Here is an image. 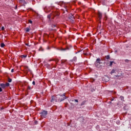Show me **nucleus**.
Returning a JSON list of instances; mask_svg holds the SVG:
<instances>
[{
    "instance_id": "aec40b11",
    "label": "nucleus",
    "mask_w": 131,
    "mask_h": 131,
    "mask_svg": "<svg viewBox=\"0 0 131 131\" xmlns=\"http://www.w3.org/2000/svg\"><path fill=\"white\" fill-rule=\"evenodd\" d=\"M29 23H30V24H32V20H29Z\"/></svg>"
},
{
    "instance_id": "423d86ee",
    "label": "nucleus",
    "mask_w": 131,
    "mask_h": 131,
    "mask_svg": "<svg viewBox=\"0 0 131 131\" xmlns=\"http://www.w3.org/2000/svg\"><path fill=\"white\" fill-rule=\"evenodd\" d=\"M19 4H26L25 0H18Z\"/></svg>"
},
{
    "instance_id": "393cba45",
    "label": "nucleus",
    "mask_w": 131,
    "mask_h": 131,
    "mask_svg": "<svg viewBox=\"0 0 131 131\" xmlns=\"http://www.w3.org/2000/svg\"><path fill=\"white\" fill-rule=\"evenodd\" d=\"M100 127L99 126V125H97V126H96V128H97V129H99V128Z\"/></svg>"
},
{
    "instance_id": "7c9ffc66",
    "label": "nucleus",
    "mask_w": 131,
    "mask_h": 131,
    "mask_svg": "<svg viewBox=\"0 0 131 131\" xmlns=\"http://www.w3.org/2000/svg\"><path fill=\"white\" fill-rule=\"evenodd\" d=\"M116 76V77H118L119 76H118V75H117V76Z\"/></svg>"
},
{
    "instance_id": "f8f14e48",
    "label": "nucleus",
    "mask_w": 131,
    "mask_h": 131,
    "mask_svg": "<svg viewBox=\"0 0 131 131\" xmlns=\"http://www.w3.org/2000/svg\"><path fill=\"white\" fill-rule=\"evenodd\" d=\"M85 104V101H83L81 103V106H83Z\"/></svg>"
},
{
    "instance_id": "a211bd4d",
    "label": "nucleus",
    "mask_w": 131,
    "mask_h": 131,
    "mask_svg": "<svg viewBox=\"0 0 131 131\" xmlns=\"http://www.w3.org/2000/svg\"><path fill=\"white\" fill-rule=\"evenodd\" d=\"M29 30H30L29 28H27L26 31L27 32H29Z\"/></svg>"
},
{
    "instance_id": "9b49d317",
    "label": "nucleus",
    "mask_w": 131,
    "mask_h": 131,
    "mask_svg": "<svg viewBox=\"0 0 131 131\" xmlns=\"http://www.w3.org/2000/svg\"><path fill=\"white\" fill-rule=\"evenodd\" d=\"M106 59H107V60H109V59H110V55H107L105 56Z\"/></svg>"
},
{
    "instance_id": "dca6fc26",
    "label": "nucleus",
    "mask_w": 131,
    "mask_h": 131,
    "mask_svg": "<svg viewBox=\"0 0 131 131\" xmlns=\"http://www.w3.org/2000/svg\"><path fill=\"white\" fill-rule=\"evenodd\" d=\"M77 58L76 57H74L73 59V61H76L77 60Z\"/></svg>"
},
{
    "instance_id": "9d476101",
    "label": "nucleus",
    "mask_w": 131,
    "mask_h": 131,
    "mask_svg": "<svg viewBox=\"0 0 131 131\" xmlns=\"http://www.w3.org/2000/svg\"><path fill=\"white\" fill-rule=\"evenodd\" d=\"M120 99L121 100V101H124V97H123V96H120Z\"/></svg>"
},
{
    "instance_id": "cd10ccee",
    "label": "nucleus",
    "mask_w": 131,
    "mask_h": 131,
    "mask_svg": "<svg viewBox=\"0 0 131 131\" xmlns=\"http://www.w3.org/2000/svg\"><path fill=\"white\" fill-rule=\"evenodd\" d=\"M75 102H76L77 103H78V100L77 99H75Z\"/></svg>"
},
{
    "instance_id": "ddd939ff",
    "label": "nucleus",
    "mask_w": 131,
    "mask_h": 131,
    "mask_svg": "<svg viewBox=\"0 0 131 131\" xmlns=\"http://www.w3.org/2000/svg\"><path fill=\"white\" fill-rule=\"evenodd\" d=\"M73 18H74V16H73L72 15L70 16V19H71L72 20H73Z\"/></svg>"
},
{
    "instance_id": "f257e3e1",
    "label": "nucleus",
    "mask_w": 131,
    "mask_h": 131,
    "mask_svg": "<svg viewBox=\"0 0 131 131\" xmlns=\"http://www.w3.org/2000/svg\"><path fill=\"white\" fill-rule=\"evenodd\" d=\"M66 93H63L62 95H58L56 96H52L51 97L52 99L51 100V102L52 103H53L54 101H55V102H62L68 98V97H66Z\"/></svg>"
},
{
    "instance_id": "7ed1b4c3",
    "label": "nucleus",
    "mask_w": 131,
    "mask_h": 131,
    "mask_svg": "<svg viewBox=\"0 0 131 131\" xmlns=\"http://www.w3.org/2000/svg\"><path fill=\"white\" fill-rule=\"evenodd\" d=\"M41 117H43L46 118L47 117V115H48V112L47 111H43L41 113H40Z\"/></svg>"
},
{
    "instance_id": "4468645a",
    "label": "nucleus",
    "mask_w": 131,
    "mask_h": 131,
    "mask_svg": "<svg viewBox=\"0 0 131 131\" xmlns=\"http://www.w3.org/2000/svg\"><path fill=\"white\" fill-rule=\"evenodd\" d=\"M113 73H115V70H113L111 71V74H113Z\"/></svg>"
},
{
    "instance_id": "a878e982",
    "label": "nucleus",
    "mask_w": 131,
    "mask_h": 131,
    "mask_svg": "<svg viewBox=\"0 0 131 131\" xmlns=\"http://www.w3.org/2000/svg\"><path fill=\"white\" fill-rule=\"evenodd\" d=\"M23 58H26V57H27V56H26V55H23Z\"/></svg>"
},
{
    "instance_id": "f03ea898",
    "label": "nucleus",
    "mask_w": 131,
    "mask_h": 131,
    "mask_svg": "<svg viewBox=\"0 0 131 131\" xmlns=\"http://www.w3.org/2000/svg\"><path fill=\"white\" fill-rule=\"evenodd\" d=\"M95 64L97 68H100V67H101V64H102V62H101V59L97 58L95 61Z\"/></svg>"
},
{
    "instance_id": "c756f323",
    "label": "nucleus",
    "mask_w": 131,
    "mask_h": 131,
    "mask_svg": "<svg viewBox=\"0 0 131 131\" xmlns=\"http://www.w3.org/2000/svg\"><path fill=\"white\" fill-rule=\"evenodd\" d=\"M26 46H29L28 43H26Z\"/></svg>"
},
{
    "instance_id": "20e7f679",
    "label": "nucleus",
    "mask_w": 131,
    "mask_h": 131,
    "mask_svg": "<svg viewBox=\"0 0 131 131\" xmlns=\"http://www.w3.org/2000/svg\"><path fill=\"white\" fill-rule=\"evenodd\" d=\"M0 86H2V89H5V88H6V86H10V83H6V84L1 83L0 84Z\"/></svg>"
},
{
    "instance_id": "2f4dec72",
    "label": "nucleus",
    "mask_w": 131,
    "mask_h": 131,
    "mask_svg": "<svg viewBox=\"0 0 131 131\" xmlns=\"http://www.w3.org/2000/svg\"><path fill=\"white\" fill-rule=\"evenodd\" d=\"M62 51H65V49H62Z\"/></svg>"
},
{
    "instance_id": "5701e85b",
    "label": "nucleus",
    "mask_w": 131,
    "mask_h": 131,
    "mask_svg": "<svg viewBox=\"0 0 131 131\" xmlns=\"http://www.w3.org/2000/svg\"><path fill=\"white\" fill-rule=\"evenodd\" d=\"M52 27L54 28V27H56V25H53L52 26Z\"/></svg>"
},
{
    "instance_id": "b1692460",
    "label": "nucleus",
    "mask_w": 131,
    "mask_h": 131,
    "mask_svg": "<svg viewBox=\"0 0 131 131\" xmlns=\"http://www.w3.org/2000/svg\"><path fill=\"white\" fill-rule=\"evenodd\" d=\"M1 29H2V30H5V27H2Z\"/></svg>"
},
{
    "instance_id": "6ab92c4d",
    "label": "nucleus",
    "mask_w": 131,
    "mask_h": 131,
    "mask_svg": "<svg viewBox=\"0 0 131 131\" xmlns=\"http://www.w3.org/2000/svg\"><path fill=\"white\" fill-rule=\"evenodd\" d=\"M8 82H12V79L9 78L8 79Z\"/></svg>"
},
{
    "instance_id": "39448f33",
    "label": "nucleus",
    "mask_w": 131,
    "mask_h": 131,
    "mask_svg": "<svg viewBox=\"0 0 131 131\" xmlns=\"http://www.w3.org/2000/svg\"><path fill=\"white\" fill-rule=\"evenodd\" d=\"M44 11H45V12L46 13H48V12H50V10L49 9V7H45L44 8Z\"/></svg>"
},
{
    "instance_id": "4be33fe9",
    "label": "nucleus",
    "mask_w": 131,
    "mask_h": 131,
    "mask_svg": "<svg viewBox=\"0 0 131 131\" xmlns=\"http://www.w3.org/2000/svg\"><path fill=\"white\" fill-rule=\"evenodd\" d=\"M32 84H33V85H35V81H33Z\"/></svg>"
},
{
    "instance_id": "f3484780",
    "label": "nucleus",
    "mask_w": 131,
    "mask_h": 131,
    "mask_svg": "<svg viewBox=\"0 0 131 131\" xmlns=\"http://www.w3.org/2000/svg\"><path fill=\"white\" fill-rule=\"evenodd\" d=\"M113 63H114V61H111L110 66H112V64H113Z\"/></svg>"
},
{
    "instance_id": "c85d7f7f",
    "label": "nucleus",
    "mask_w": 131,
    "mask_h": 131,
    "mask_svg": "<svg viewBox=\"0 0 131 131\" xmlns=\"http://www.w3.org/2000/svg\"><path fill=\"white\" fill-rule=\"evenodd\" d=\"M11 72H14V69H12L11 70Z\"/></svg>"
},
{
    "instance_id": "1a4fd4ad",
    "label": "nucleus",
    "mask_w": 131,
    "mask_h": 131,
    "mask_svg": "<svg viewBox=\"0 0 131 131\" xmlns=\"http://www.w3.org/2000/svg\"><path fill=\"white\" fill-rule=\"evenodd\" d=\"M124 61L125 62V63H129V62L130 61V60L128 59H125L124 60Z\"/></svg>"
},
{
    "instance_id": "bb28decb",
    "label": "nucleus",
    "mask_w": 131,
    "mask_h": 131,
    "mask_svg": "<svg viewBox=\"0 0 131 131\" xmlns=\"http://www.w3.org/2000/svg\"><path fill=\"white\" fill-rule=\"evenodd\" d=\"M1 92H3V89H2V88H0V93Z\"/></svg>"
},
{
    "instance_id": "473e14b6",
    "label": "nucleus",
    "mask_w": 131,
    "mask_h": 131,
    "mask_svg": "<svg viewBox=\"0 0 131 131\" xmlns=\"http://www.w3.org/2000/svg\"><path fill=\"white\" fill-rule=\"evenodd\" d=\"M15 9H17V6H16V8H15Z\"/></svg>"
},
{
    "instance_id": "412c9836",
    "label": "nucleus",
    "mask_w": 131,
    "mask_h": 131,
    "mask_svg": "<svg viewBox=\"0 0 131 131\" xmlns=\"http://www.w3.org/2000/svg\"><path fill=\"white\" fill-rule=\"evenodd\" d=\"M28 90H31V87H30V86H28Z\"/></svg>"
},
{
    "instance_id": "6e6552de",
    "label": "nucleus",
    "mask_w": 131,
    "mask_h": 131,
    "mask_svg": "<svg viewBox=\"0 0 131 131\" xmlns=\"http://www.w3.org/2000/svg\"><path fill=\"white\" fill-rule=\"evenodd\" d=\"M55 15V14H54V13H52V14H50L49 15H48V19H51V17H52V15Z\"/></svg>"
},
{
    "instance_id": "0eeeda50",
    "label": "nucleus",
    "mask_w": 131,
    "mask_h": 131,
    "mask_svg": "<svg viewBox=\"0 0 131 131\" xmlns=\"http://www.w3.org/2000/svg\"><path fill=\"white\" fill-rule=\"evenodd\" d=\"M98 16H99L100 20H101V19H102V13L99 12H98Z\"/></svg>"
},
{
    "instance_id": "2eb2a0df",
    "label": "nucleus",
    "mask_w": 131,
    "mask_h": 131,
    "mask_svg": "<svg viewBox=\"0 0 131 131\" xmlns=\"http://www.w3.org/2000/svg\"><path fill=\"white\" fill-rule=\"evenodd\" d=\"M5 43H1V48H4V47H5Z\"/></svg>"
}]
</instances>
